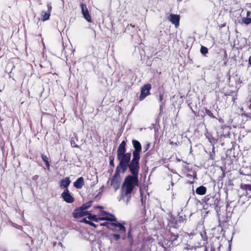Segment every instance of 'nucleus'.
Wrapping results in <instances>:
<instances>
[{
    "label": "nucleus",
    "mask_w": 251,
    "mask_h": 251,
    "mask_svg": "<svg viewBox=\"0 0 251 251\" xmlns=\"http://www.w3.org/2000/svg\"><path fill=\"white\" fill-rule=\"evenodd\" d=\"M158 100L160 102V111L162 112L164 109V106L165 104V100H164V94L163 93H160L158 97Z\"/></svg>",
    "instance_id": "ddd939ff"
},
{
    "label": "nucleus",
    "mask_w": 251,
    "mask_h": 251,
    "mask_svg": "<svg viewBox=\"0 0 251 251\" xmlns=\"http://www.w3.org/2000/svg\"><path fill=\"white\" fill-rule=\"evenodd\" d=\"M245 187H246V189L247 190H250V191H251V185H246L245 186Z\"/></svg>",
    "instance_id": "c85d7f7f"
},
{
    "label": "nucleus",
    "mask_w": 251,
    "mask_h": 251,
    "mask_svg": "<svg viewBox=\"0 0 251 251\" xmlns=\"http://www.w3.org/2000/svg\"><path fill=\"white\" fill-rule=\"evenodd\" d=\"M80 6L81 9V12L84 18L89 23L92 22L91 17L89 13L86 5L82 2L80 3Z\"/></svg>",
    "instance_id": "1a4fd4ad"
},
{
    "label": "nucleus",
    "mask_w": 251,
    "mask_h": 251,
    "mask_svg": "<svg viewBox=\"0 0 251 251\" xmlns=\"http://www.w3.org/2000/svg\"><path fill=\"white\" fill-rule=\"evenodd\" d=\"M41 158L45 162H46L49 161V159L47 156L44 154H42L41 155Z\"/></svg>",
    "instance_id": "4be33fe9"
},
{
    "label": "nucleus",
    "mask_w": 251,
    "mask_h": 251,
    "mask_svg": "<svg viewBox=\"0 0 251 251\" xmlns=\"http://www.w3.org/2000/svg\"><path fill=\"white\" fill-rule=\"evenodd\" d=\"M242 23L248 25L251 23V18H244L242 19Z\"/></svg>",
    "instance_id": "dca6fc26"
},
{
    "label": "nucleus",
    "mask_w": 251,
    "mask_h": 251,
    "mask_svg": "<svg viewBox=\"0 0 251 251\" xmlns=\"http://www.w3.org/2000/svg\"><path fill=\"white\" fill-rule=\"evenodd\" d=\"M151 88V85L150 84H147L143 86L141 89V94L139 97L140 100H143L147 96L150 94V91Z\"/></svg>",
    "instance_id": "6e6552de"
},
{
    "label": "nucleus",
    "mask_w": 251,
    "mask_h": 251,
    "mask_svg": "<svg viewBox=\"0 0 251 251\" xmlns=\"http://www.w3.org/2000/svg\"><path fill=\"white\" fill-rule=\"evenodd\" d=\"M61 197L64 201L67 203H72L74 201L75 199L71 195L69 190L65 189L61 194Z\"/></svg>",
    "instance_id": "9d476101"
},
{
    "label": "nucleus",
    "mask_w": 251,
    "mask_h": 251,
    "mask_svg": "<svg viewBox=\"0 0 251 251\" xmlns=\"http://www.w3.org/2000/svg\"><path fill=\"white\" fill-rule=\"evenodd\" d=\"M195 237H197V238H199L200 237H201L203 241H205L206 240V235H205V232H204L203 233H200L199 234H198L195 235Z\"/></svg>",
    "instance_id": "f3484780"
},
{
    "label": "nucleus",
    "mask_w": 251,
    "mask_h": 251,
    "mask_svg": "<svg viewBox=\"0 0 251 251\" xmlns=\"http://www.w3.org/2000/svg\"><path fill=\"white\" fill-rule=\"evenodd\" d=\"M132 145L134 148V150L132 152V155L133 156L134 159H140V152L142 150V147L140 143L135 140H132Z\"/></svg>",
    "instance_id": "20e7f679"
},
{
    "label": "nucleus",
    "mask_w": 251,
    "mask_h": 251,
    "mask_svg": "<svg viewBox=\"0 0 251 251\" xmlns=\"http://www.w3.org/2000/svg\"><path fill=\"white\" fill-rule=\"evenodd\" d=\"M74 147L78 148V146L77 145H75V146H74Z\"/></svg>",
    "instance_id": "2f4dec72"
},
{
    "label": "nucleus",
    "mask_w": 251,
    "mask_h": 251,
    "mask_svg": "<svg viewBox=\"0 0 251 251\" xmlns=\"http://www.w3.org/2000/svg\"><path fill=\"white\" fill-rule=\"evenodd\" d=\"M85 222L88 224H89L90 225L93 226H94V227H97L98 226V225H96L95 224H94V223L92 222H89V221H87L86 220H85Z\"/></svg>",
    "instance_id": "393cba45"
},
{
    "label": "nucleus",
    "mask_w": 251,
    "mask_h": 251,
    "mask_svg": "<svg viewBox=\"0 0 251 251\" xmlns=\"http://www.w3.org/2000/svg\"><path fill=\"white\" fill-rule=\"evenodd\" d=\"M121 171L116 169L115 174L111 180V185L113 187L115 190H117L120 186L121 180Z\"/></svg>",
    "instance_id": "7ed1b4c3"
},
{
    "label": "nucleus",
    "mask_w": 251,
    "mask_h": 251,
    "mask_svg": "<svg viewBox=\"0 0 251 251\" xmlns=\"http://www.w3.org/2000/svg\"><path fill=\"white\" fill-rule=\"evenodd\" d=\"M108 228L114 232H119L121 234H123V239H125L126 228L122 224L117 222V221L115 223L111 222V224H108Z\"/></svg>",
    "instance_id": "f03ea898"
},
{
    "label": "nucleus",
    "mask_w": 251,
    "mask_h": 251,
    "mask_svg": "<svg viewBox=\"0 0 251 251\" xmlns=\"http://www.w3.org/2000/svg\"><path fill=\"white\" fill-rule=\"evenodd\" d=\"M97 207H98V208H101V207H100V206H98Z\"/></svg>",
    "instance_id": "72a5a7b5"
},
{
    "label": "nucleus",
    "mask_w": 251,
    "mask_h": 251,
    "mask_svg": "<svg viewBox=\"0 0 251 251\" xmlns=\"http://www.w3.org/2000/svg\"><path fill=\"white\" fill-rule=\"evenodd\" d=\"M250 197L251 198V196H250Z\"/></svg>",
    "instance_id": "f704fd0d"
},
{
    "label": "nucleus",
    "mask_w": 251,
    "mask_h": 251,
    "mask_svg": "<svg viewBox=\"0 0 251 251\" xmlns=\"http://www.w3.org/2000/svg\"><path fill=\"white\" fill-rule=\"evenodd\" d=\"M200 51L201 54L205 55L208 52V49L204 46H201Z\"/></svg>",
    "instance_id": "a211bd4d"
},
{
    "label": "nucleus",
    "mask_w": 251,
    "mask_h": 251,
    "mask_svg": "<svg viewBox=\"0 0 251 251\" xmlns=\"http://www.w3.org/2000/svg\"><path fill=\"white\" fill-rule=\"evenodd\" d=\"M249 64L251 65V56L249 58Z\"/></svg>",
    "instance_id": "c756f323"
},
{
    "label": "nucleus",
    "mask_w": 251,
    "mask_h": 251,
    "mask_svg": "<svg viewBox=\"0 0 251 251\" xmlns=\"http://www.w3.org/2000/svg\"><path fill=\"white\" fill-rule=\"evenodd\" d=\"M100 216L99 217L100 220H107L111 222H116L117 220L114 215L108 213L103 210L100 212Z\"/></svg>",
    "instance_id": "423d86ee"
},
{
    "label": "nucleus",
    "mask_w": 251,
    "mask_h": 251,
    "mask_svg": "<svg viewBox=\"0 0 251 251\" xmlns=\"http://www.w3.org/2000/svg\"><path fill=\"white\" fill-rule=\"evenodd\" d=\"M206 113L207 115H208L209 116L212 117V118H214L215 117L213 115V113L209 110H206Z\"/></svg>",
    "instance_id": "5701e85b"
},
{
    "label": "nucleus",
    "mask_w": 251,
    "mask_h": 251,
    "mask_svg": "<svg viewBox=\"0 0 251 251\" xmlns=\"http://www.w3.org/2000/svg\"><path fill=\"white\" fill-rule=\"evenodd\" d=\"M110 242H111V243H112L113 242V239H111Z\"/></svg>",
    "instance_id": "473e14b6"
},
{
    "label": "nucleus",
    "mask_w": 251,
    "mask_h": 251,
    "mask_svg": "<svg viewBox=\"0 0 251 251\" xmlns=\"http://www.w3.org/2000/svg\"><path fill=\"white\" fill-rule=\"evenodd\" d=\"M178 235L177 234L172 233L171 235L170 239L172 241L175 242L177 238Z\"/></svg>",
    "instance_id": "aec40b11"
},
{
    "label": "nucleus",
    "mask_w": 251,
    "mask_h": 251,
    "mask_svg": "<svg viewBox=\"0 0 251 251\" xmlns=\"http://www.w3.org/2000/svg\"><path fill=\"white\" fill-rule=\"evenodd\" d=\"M92 202L91 201L82 204V205L74 213V217H80L85 215V210L91 206Z\"/></svg>",
    "instance_id": "39448f33"
},
{
    "label": "nucleus",
    "mask_w": 251,
    "mask_h": 251,
    "mask_svg": "<svg viewBox=\"0 0 251 251\" xmlns=\"http://www.w3.org/2000/svg\"><path fill=\"white\" fill-rule=\"evenodd\" d=\"M121 233H119V234H113L112 235V236L113 237V238L115 240V241H117L118 240L120 237H121V235H120Z\"/></svg>",
    "instance_id": "6ab92c4d"
},
{
    "label": "nucleus",
    "mask_w": 251,
    "mask_h": 251,
    "mask_svg": "<svg viewBox=\"0 0 251 251\" xmlns=\"http://www.w3.org/2000/svg\"><path fill=\"white\" fill-rule=\"evenodd\" d=\"M126 142L123 141L117 151V158L119 163L116 169L121 171V173L124 174L128 168L131 174L125 178L122 184V198L126 196L128 197V195L131 193L135 186L138 185V176L140 169L139 160L134 159L133 155L131 160V154L130 152H126Z\"/></svg>",
    "instance_id": "f257e3e1"
},
{
    "label": "nucleus",
    "mask_w": 251,
    "mask_h": 251,
    "mask_svg": "<svg viewBox=\"0 0 251 251\" xmlns=\"http://www.w3.org/2000/svg\"><path fill=\"white\" fill-rule=\"evenodd\" d=\"M48 11H42L41 12V19L42 21H46L50 19V13L52 10L51 3H47Z\"/></svg>",
    "instance_id": "0eeeda50"
},
{
    "label": "nucleus",
    "mask_w": 251,
    "mask_h": 251,
    "mask_svg": "<svg viewBox=\"0 0 251 251\" xmlns=\"http://www.w3.org/2000/svg\"><path fill=\"white\" fill-rule=\"evenodd\" d=\"M89 219L92 220L94 221L98 222L99 220V218H97L96 215H90L88 217Z\"/></svg>",
    "instance_id": "412c9836"
},
{
    "label": "nucleus",
    "mask_w": 251,
    "mask_h": 251,
    "mask_svg": "<svg viewBox=\"0 0 251 251\" xmlns=\"http://www.w3.org/2000/svg\"><path fill=\"white\" fill-rule=\"evenodd\" d=\"M168 19L173 24L175 25L176 27H177L179 25L180 20L179 15L171 14L168 17Z\"/></svg>",
    "instance_id": "9b49d317"
},
{
    "label": "nucleus",
    "mask_w": 251,
    "mask_h": 251,
    "mask_svg": "<svg viewBox=\"0 0 251 251\" xmlns=\"http://www.w3.org/2000/svg\"><path fill=\"white\" fill-rule=\"evenodd\" d=\"M206 188L203 186H201L198 187L196 190V193L200 195H203L205 194Z\"/></svg>",
    "instance_id": "2eb2a0df"
},
{
    "label": "nucleus",
    "mask_w": 251,
    "mask_h": 251,
    "mask_svg": "<svg viewBox=\"0 0 251 251\" xmlns=\"http://www.w3.org/2000/svg\"><path fill=\"white\" fill-rule=\"evenodd\" d=\"M84 178L82 177H80L74 182V186L76 189H81L84 185Z\"/></svg>",
    "instance_id": "f8f14e48"
},
{
    "label": "nucleus",
    "mask_w": 251,
    "mask_h": 251,
    "mask_svg": "<svg viewBox=\"0 0 251 251\" xmlns=\"http://www.w3.org/2000/svg\"><path fill=\"white\" fill-rule=\"evenodd\" d=\"M251 14V12L250 11H248L247 13V18L249 17L250 16Z\"/></svg>",
    "instance_id": "7c9ffc66"
},
{
    "label": "nucleus",
    "mask_w": 251,
    "mask_h": 251,
    "mask_svg": "<svg viewBox=\"0 0 251 251\" xmlns=\"http://www.w3.org/2000/svg\"><path fill=\"white\" fill-rule=\"evenodd\" d=\"M45 164H46V167H47L48 170H50V165L49 161H48L45 162Z\"/></svg>",
    "instance_id": "cd10ccee"
},
{
    "label": "nucleus",
    "mask_w": 251,
    "mask_h": 251,
    "mask_svg": "<svg viewBox=\"0 0 251 251\" xmlns=\"http://www.w3.org/2000/svg\"><path fill=\"white\" fill-rule=\"evenodd\" d=\"M45 164H46V167H47L48 170H50V165L49 161H48L45 162Z\"/></svg>",
    "instance_id": "bb28decb"
},
{
    "label": "nucleus",
    "mask_w": 251,
    "mask_h": 251,
    "mask_svg": "<svg viewBox=\"0 0 251 251\" xmlns=\"http://www.w3.org/2000/svg\"><path fill=\"white\" fill-rule=\"evenodd\" d=\"M110 165L112 166L113 167H114V159L112 158L110 159Z\"/></svg>",
    "instance_id": "a878e982"
},
{
    "label": "nucleus",
    "mask_w": 251,
    "mask_h": 251,
    "mask_svg": "<svg viewBox=\"0 0 251 251\" xmlns=\"http://www.w3.org/2000/svg\"><path fill=\"white\" fill-rule=\"evenodd\" d=\"M71 183V180H70L69 177H66L64 179H63L60 181V186L65 188V189H68V187Z\"/></svg>",
    "instance_id": "4468645a"
},
{
    "label": "nucleus",
    "mask_w": 251,
    "mask_h": 251,
    "mask_svg": "<svg viewBox=\"0 0 251 251\" xmlns=\"http://www.w3.org/2000/svg\"><path fill=\"white\" fill-rule=\"evenodd\" d=\"M108 224H111V222H105L104 223H100V226H106L107 227V228H108Z\"/></svg>",
    "instance_id": "b1692460"
}]
</instances>
